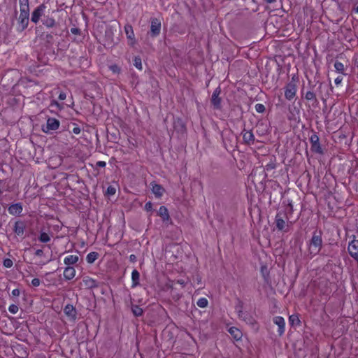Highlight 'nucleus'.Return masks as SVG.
Segmentation results:
<instances>
[{"label":"nucleus","instance_id":"nucleus-1","mask_svg":"<svg viewBox=\"0 0 358 358\" xmlns=\"http://www.w3.org/2000/svg\"><path fill=\"white\" fill-rule=\"evenodd\" d=\"M322 238L321 231H315L309 245V252L310 254L315 255L318 254L322 248Z\"/></svg>","mask_w":358,"mask_h":358},{"label":"nucleus","instance_id":"nucleus-2","mask_svg":"<svg viewBox=\"0 0 358 358\" xmlns=\"http://www.w3.org/2000/svg\"><path fill=\"white\" fill-rule=\"evenodd\" d=\"M162 28V22L161 20L157 17H152L150 19V29L148 32V34L152 37L155 38L160 34Z\"/></svg>","mask_w":358,"mask_h":358},{"label":"nucleus","instance_id":"nucleus-3","mask_svg":"<svg viewBox=\"0 0 358 358\" xmlns=\"http://www.w3.org/2000/svg\"><path fill=\"white\" fill-rule=\"evenodd\" d=\"M310 142L311 143V149L313 152L322 154L323 150L321 148L320 143V138L319 136L317 135L316 133H313L310 138Z\"/></svg>","mask_w":358,"mask_h":358},{"label":"nucleus","instance_id":"nucleus-4","mask_svg":"<svg viewBox=\"0 0 358 358\" xmlns=\"http://www.w3.org/2000/svg\"><path fill=\"white\" fill-rule=\"evenodd\" d=\"M46 6L45 4H41L38 6L32 13L31 20L34 22L37 23L40 18L44 15L45 10Z\"/></svg>","mask_w":358,"mask_h":358},{"label":"nucleus","instance_id":"nucleus-5","mask_svg":"<svg viewBox=\"0 0 358 358\" xmlns=\"http://www.w3.org/2000/svg\"><path fill=\"white\" fill-rule=\"evenodd\" d=\"M296 87L293 83H289L285 86V96L288 100H292L296 96Z\"/></svg>","mask_w":358,"mask_h":358},{"label":"nucleus","instance_id":"nucleus-6","mask_svg":"<svg viewBox=\"0 0 358 358\" xmlns=\"http://www.w3.org/2000/svg\"><path fill=\"white\" fill-rule=\"evenodd\" d=\"M220 93L221 89L218 87L214 90L212 95L211 103L213 105V107L216 109H220L221 108V98L220 97Z\"/></svg>","mask_w":358,"mask_h":358},{"label":"nucleus","instance_id":"nucleus-7","mask_svg":"<svg viewBox=\"0 0 358 358\" xmlns=\"http://www.w3.org/2000/svg\"><path fill=\"white\" fill-rule=\"evenodd\" d=\"M59 121L55 118H52V117H49L48 120H47V123H46V127L45 129L43 128V131L44 132H48L50 130H56L59 128Z\"/></svg>","mask_w":358,"mask_h":358},{"label":"nucleus","instance_id":"nucleus-8","mask_svg":"<svg viewBox=\"0 0 358 358\" xmlns=\"http://www.w3.org/2000/svg\"><path fill=\"white\" fill-rule=\"evenodd\" d=\"M26 224L23 221L17 220L15 222L13 231L15 234L18 236H23Z\"/></svg>","mask_w":358,"mask_h":358},{"label":"nucleus","instance_id":"nucleus-9","mask_svg":"<svg viewBox=\"0 0 358 358\" xmlns=\"http://www.w3.org/2000/svg\"><path fill=\"white\" fill-rule=\"evenodd\" d=\"M124 31L126 36L129 40H130V45H133L136 43L134 32L132 26L130 24H126L124 26Z\"/></svg>","mask_w":358,"mask_h":358},{"label":"nucleus","instance_id":"nucleus-10","mask_svg":"<svg viewBox=\"0 0 358 358\" xmlns=\"http://www.w3.org/2000/svg\"><path fill=\"white\" fill-rule=\"evenodd\" d=\"M273 322L278 327V333L281 336L285 332V320L283 317L277 316L273 318Z\"/></svg>","mask_w":358,"mask_h":358},{"label":"nucleus","instance_id":"nucleus-11","mask_svg":"<svg viewBox=\"0 0 358 358\" xmlns=\"http://www.w3.org/2000/svg\"><path fill=\"white\" fill-rule=\"evenodd\" d=\"M8 210L13 215H20L22 212V206L20 203H17L10 206Z\"/></svg>","mask_w":358,"mask_h":358},{"label":"nucleus","instance_id":"nucleus-12","mask_svg":"<svg viewBox=\"0 0 358 358\" xmlns=\"http://www.w3.org/2000/svg\"><path fill=\"white\" fill-rule=\"evenodd\" d=\"M242 134L243 139L245 143L248 145L254 143L255 136L252 131H246L245 129H244Z\"/></svg>","mask_w":358,"mask_h":358},{"label":"nucleus","instance_id":"nucleus-13","mask_svg":"<svg viewBox=\"0 0 358 358\" xmlns=\"http://www.w3.org/2000/svg\"><path fill=\"white\" fill-rule=\"evenodd\" d=\"M64 313L71 319L75 320L76 318V310L73 305L67 304L64 308Z\"/></svg>","mask_w":358,"mask_h":358},{"label":"nucleus","instance_id":"nucleus-14","mask_svg":"<svg viewBox=\"0 0 358 358\" xmlns=\"http://www.w3.org/2000/svg\"><path fill=\"white\" fill-rule=\"evenodd\" d=\"M29 15V10H20L19 20L22 24L23 28L26 27L28 24Z\"/></svg>","mask_w":358,"mask_h":358},{"label":"nucleus","instance_id":"nucleus-15","mask_svg":"<svg viewBox=\"0 0 358 358\" xmlns=\"http://www.w3.org/2000/svg\"><path fill=\"white\" fill-rule=\"evenodd\" d=\"M152 192L157 197H161L164 192V189L158 184L152 182Z\"/></svg>","mask_w":358,"mask_h":358},{"label":"nucleus","instance_id":"nucleus-16","mask_svg":"<svg viewBox=\"0 0 358 358\" xmlns=\"http://www.w3.org/2000/svg\"><path fill=\"white\" fill-rule=\"evenodd\" d=\"M157 214L159 216H160L162 217L163 221H169L170 220V216H169L168 209L164 206H160Z\"/></svg>","mask_w":358,"mask_h":358},{"label":"nucleus","instance_id":"nucleus-17","mask_svg":"<svg viewBox=\"0 0 358 358\" xmlns=\"http://www.w3.org/2000/svg\"><path fill=\"white\" fill-rule=\"evenodd\" d=\"M76 275V270L73 267L67 266L64 271V277L66 280H71Z\"/></svg>","mask_w":358,"mask_h":358},{"label":"nucleus","instance_id":"nucleus-18","mask_svg":"<svg viewBox=\"0 0 358 358\" xmlns=\"http://www.w3.org/2000/svg\"><path fill=\"white\" fill-rule=\"evenodd\" d=\"M42 23L48 28H52L57 24L55 19L49 16H44L43 19L42 20Z\"/></svg>","mask_w":358,"mask_h":358},{"label":"nucleus","instance_id":"nucleus-19","mask_svg":"<svg viewBox=\"0 0 358 358\" xmlns=\"http://www.w3.org/2000/svg\"><path fill=\"white\" fill-rule=\"evenodd\" d=\"M276 227L278 230H283L285 227V222L281 213H278L275 216Z\"/></svg>","mask_w":358,"mask_h":358},{"label":"nucleus","instance_id":"nucleus-20","mask_svg":"<svg viewBox=\"0 0 358 358\" xmlns=\"http://www.w3.org/2000/svg\"><path fill=\"white\" fill-rule=\"evenodd\" d=\"M79 257L76 255H69L64 259L66 265L70 266L76 264L78 262Z\"/></svg>","mask_w":358,"mask_h":358},{"label":"nucleus","instance_id":"nucleus-21","mask_svg":"<svg viewBox=\"0 0 358 358\" xmlns=\"http://www.w3.org/2000/svg\"><path fill=\"white\" fill-rule=\"evenodd\" d=\"M83 283L84 285L87 287L88 288H94L97 287V283L96 280L94 279L90 278V277H85L83 279Z\"/></svg>","mask_w":358,"mask_h":358},{"label":"nucleus","instance_id":"nucleus-22","mask_svg":"<svg viewBox=\"0 0 358 358\" xmlns=\"http://www.w3.org/2000/svg\"><path fill=\"white\" fill-rule=\"evenodd\" d=\"M132 287L139 285L140 274L137 270H134L131 273Z\"/></svg>","mask_w":358,"mask_h":358},{"label":"nucleus","instance_id":"nucleus-23","mask_svg":"<svg viewBox=\"0 0 358 358\" xmlns=\"http://www.w3.org/2000/svg\"><path fill=\"white\" fill-rule=\"evenodd\" d=\"M99 254L96 252H90L86 257V260L87 263L92 264L94 263L98 258Z\"/></svg>","mask_w":358,"mask_h":358},{"label":"nucleus","instance_id":"nucleus-24","mask_svg":"<svg viewBox=\"0 0 358 358\" xmlns=\"http://www.w3.org/2000/svg\"><path fill=\"white\" fill-rule=\"evenodd\" d=\"M230 334L236 340H239L241 337V332L235 327H231L229 330Z\"/></svg>","mask_w":358,"mask_h":358},{"label":"nucleus","instance_id":"nucleus-25","mask_svg":"<svg viewBox=\"0 0 358 358\" xmlns=\"http://www.w3.org/2000/svg\"><path fill=\"white\" fill-rule=\"evenodd\" d=\"M20 10H29V0H20Z\"/></svg>","mask_w":358,"mask_h":358},{"label":"nucleus","instance_id":"nucleus-26","mask_svg":"<svg viewBox=\"0 0 358 358\" xmlns=\"http://www.w3.org/2000/svg\"><path fill=\"white\" fill-rule=\"evenodd\" d=\"M196 304L200 308H206L208 306V301L207 299L202 297L197 301Z\"/></svg>","mask_w":358,"mask_h":358},{"label":"nucleus","instance_id":"nucleus-27","mask_svg":"<svg viewBox=\"0 0 358 358\" xmlns=\"http://www.w3.org/2000/svg\"><path fill=\"white\" fill-rule=\"evenodd\" d=\"M39 241L42 243H48L50 241V237L45 232H42L38 238Z\"/></svg>","mask_w":358,"mask_h":358},{"label":"nucleus","instance_id":"nucleus-28","mask_svg":"<svg viewBox=\"0 0 358 358\" xmlns=\"http://www.w3.org/2000/svg\"><path fill=\"white\" fill-rule=\"evenodd\" d=\"M243 303L241 301H238L237 305L236 306V310L238 313V317H242V314H243Z\"/></svg>","mask_w":358,"mask_h":358},{"label":"nucleus","instance_id":"nucleus-29","mask_svg":"<svg viewBox=\"0 0 358 358\" xmlns=\"http://www.w3.org/2000/svg\"><path fill=\"white\" fill-rule=\"evenodd\" d=\"M50 108H56L58 110H61L63 109L64 106H63V104L58 103L57 101L52 100L50 104Z\"/></svg>","mask_w":358,"mask_h":358},{"label":"nucleus","instance_id":"nucleus-30","mask_svg":"<svg viewBox=\"0 0 358 358\" xmlns=\"http://www.w3.org/2000/svg\"><path fill=\"white\" fill-rule=\"evenodd\" d=\"M131 309L135 316H141L143 314V309L138 306H132Z\"/></svg>","mask_w":358,"mask_h":358},{"label":"nucleus","instance_id":"nucleus-31","mask_svg":"<svg viewBox=\"0 0 358 358\" xmlns=\"http://www.w3.org/2000/svg\"><path fill=\"white\" fill-rule=\"evenodd\" d=\"M334 68L336 69V71L338 73H343V71H344V66L343 64L340 62H338L336 61L334 64Z\"/></svg>","mask_w":358,"mask_h":358},{"label":"nucleus","instance_id":"nucleus-32","mask_svg":"<svg viewBox=\"0 0 358 358\" xmlns=\"http://www.w3.org/2000/svg\"><path fill=\"white\" fill-rule=\"evenodd\" d=\"M289 320L292 325L299 324L300 323L298 316L295 315L289 316Z\"/></svg>","mask_w":358,"mask_h":358},{"label":"nucleus","instance_id":"nucleus-33","mask_svg":"<svg viewBox=\"0 0 358 358\" xmlns=\"http://www.w3.org/2000/svg\"><path fill=\"white\" fill-rule=\"evenodd\" d=\"M134 65L139 70L142 69L141 59L139 57H135L134 59Z\"/></svg>","mask_w":358,"mask_h":358},{"label":"nucleus","instance_id":"nucleus-34","mask_svg":"<svg viewBox=\"0 0 358 358\" xmlns=\"http://www.w3.org/2000/svg\"><path fill=\"white\" fill-rule=\"evenodd\" d=\"M240 318L248 323H251L252 321V318L248 314L244 312L243 314H242V317Z\"/></svg>","mask_w":358,"mask_h":358},{"label":"nucleus","instance_id":"nucleus-35","mask_svg":"<svg viewBox=\"0 0 358 358\" xmlns=\"http://www.w3.org/2000/svg\"><path fill=\"white\" fill-rule=\"evenodd\" d=\"M255 110L257 112L262 113L265 111L266 108L264 105L262 103H257L255 105Z\"/></svg>","mask_w":358,"mask_h":358},{"label":"nucleus","instance_id":"nucleus-36","mask_svg":"<svg viewBox=\"0 0 358 358\" xmlns=\"http://www.w3.org/2000/svg\"><path fill=\"white\" fill-rule=\"evenodd\" d=\"M305 98L307 100H313L315 99V94L313 92L308 91L306 93Z\"/></svg>","mask_w":358,"mask_h":358},{"label":"nucleus","instance_id":"nucleus-37","mask_svg":"<svg viewBox=\"0 0 358 358\" xmlns=\"http://www.w3.org/2000/svg\"><path fill=\"white\" fill-rule=\"evenodd\" d=\"M109 69L114 73H119L120 72V68L117 65H116V64L110 66Z\"/></svg>","mask_w":358,"mask_h":358},{"label":"nucleus","instance_id":"nucleus-38","mask_svg":"<svg viewBox=\"0 0 358 358\" xmlns=\"http://www.w3.org/2000/svg\"><path fill=\"white\" fill-rule=\"evenodd\" d=\"M13 264V261L10 259H6L3 261V266L6 268L12 267Z\"/></svg>","mask_w":358,"mask_h":358},{"label":"nucleus","instance_id":"nucleus-39","mask_svg":"<svg viewBox=\"0 0 358 358\" xmlns=\"http://www.w3.org/2000/svg\"><path fill=\"white\" fill-rule=\"evenodd\" d=\"M8 310L13 314H15L18 311V307L16 305H10L8 308Z\"/></svg>","mask_w":358,"mask_h":358},{"label":"nucleus","instance_id":"nucleus-40","mask_svg":"<svg viewBox=\"0 0 358 358\" xmlns=\"http://www.w3.org/2000/svg\"><path fill=\"white\" fill-rule=\"evenodd\" d=\"M107 194L109 195H114L115 194V189L112 186H109L107 188Z\"/></svg>","mask_w":358,"mask_h":358},{"label":"nucleus","instance_id":"nucleus-41","mask_svg":"<svg viewBox=\"0 0 358 358\" xmlns=\"http://www.w3.org/2000/svg\"><path fill=\"white\" fill-rule=\"evenodd\" d=\"M40 283H41V280L38 279V278H34L32 280H31V285L34 286V287H38L40 285Z\"/></svg>","mask_w":358,"mask_h":358},{"label":"nucleus","instance_id":"nucleus-42","mask_svg":"<svg viewBox=\"0 0 358 358\" xmlns=\"http://www.w3.org/2000/svg\"><path fill=\"white\" fill-rule=\"evenodd\" d=\"M71 32L75 35L80 34V29L77 27H73L71 29Z\"/></svg>","mask_w":358,"mask_h":358},{"label":"nucleus","instance_id":"nucleus-43","mask_svg":"<svg viewBox=\"0 0 358 358\" xmlns=\"http://www.w3.org/2000/svg\"><path fill=\"white\" fill-rule=\"evenodd\" d=\"M145 209L147 211H150L152 209V203L150 201L147 202L145 204Z\"/></svg>","mask_w":358,"mask_h":358},{"label":"nucleus","instance_id":"nucleus-44","mask_svg":"<svg viewBox=\"0 0 358 358\" xmlns=\"http://www.w3.org/2000/svg\"><path fill=\"white\" fill-rule=\"evenodd\" d=\"M66 98V93H64V92H60V93H59V99L60 101H63V100H64Z\"/></svg>","mask_w":358,"mask_h":358},{"label":"nucleus","instance_id":"nucleus-45","mask_svg":"<svg viewBox=\"0 0 358 358\" xmlns=\"http://www.w3.org/2000/svg\"><path fill=\"white\" fill-rule=\"evenodd\" d=\"M342 80L343 78L341 76H338L335 79L334 83L336 85H338L341 83Z\"/></svg>","mask_w":358,"mask_h":358},{"label":"nucleus","instance_id":"nucleus-46","mask_svg":"<svg viewBox=\"0 0 358 358\" xmlns=\"http://www.w3.org/2000/svg\"><path fill=\"white\" fill-rule=\"evenodd\" d=\"M106 165V164L103 161H99L96 162V166H99V167H105Z\"/></svg>","mask_w":358,"mask_h":358},{"label":"nucleus","instance_id":"nucleus-47","mask_svg":"<svg viewBox=\"0 0 358 358\" xmlns=\"http://www.w3.org/2000/svg\"><path fill=\"white\" fill-rule=\"evenodd\" d=\"M35 255L38 257H41L43 255V251L41 249H38L35 252Z\"/></svg>","mask_w":358,"mask_h":358},{"label":"nucleus","instance_id":"nucleus-48","mask_svg":"<svg viewBox=\"0 0 358 358\" xmlns=\"http://www.w3.org/2000/svg\"><path fill=\"white\" fill-rule=\"evenodd\" d=\"M12 294L14 296H18L20 295V290L18 289H15L12 291Z\"/></svg>","mask_w":358,"mask_h":358},{"label":"nucleus","instance_id":"nucleus-49","mask_svg":"<svg viewBox=\"0 0 358 358\" xmlns=\"http://www.w3.org/2000/svg\"><path fill=\"white\" fill-rule=\"evenodd\" d=\"M73 132L75 134H79L80 133V129L78 127H74L73 129Z\"/></svg>","mask_w":358,"mask_h":358},{"label":"nucleus","instance_id":"nucleus-50","mask_svg":"<svg viewBox=\"0 0 358 358\" xmlns=\"http://www.w3.org/2000/svg\"><path fill=\"white\" fill-rule=\"evenodd\" d=\"M129 260H130L131 262H136V255H131L129 256Z\"/></svg>","mask_w":358,"mask_h":358},{"label":"nucleus","instance_id":"nucleus-51","mask_svg":"<svg viewBox=\"0 0 358 358\" xmlns=\"http://www.w3.org/2000/svg\"><path fill=\"white\" fill-rule=\"evenodd\" d=\"M267 3H271L275 2L276 0H264Z\"/></svg>","mask_w":358,"mask_h":358},{"label":"nucleus","instance_id":"nucleus-52","mask_svg":"<svg viewBox=\"0 0 358 358\" xmlns=\"http://www.w3.org/2000/svg\"><path fill=\"white\" fill-rule=\"evenodd\" d=\"M355 11L358 13V6L355 8Z\"/></svg>","mask_w":358,"mask_h":358},{"label":"nucleus","instance_id":"nucleus-53","mask_svg":"<svg viewBox=\"0 0 358 358\" xmlns=\"http://www.w3.org/2000/svg\"><path fill=\"white\" fill-rule=\"evenodd\" d=\"M109 33H110V31H106V34H108Z\"/></svg>","mask_w":358,"mask_h":358},{"label":"nucleus","instance_id":"nucleus-54","mask_svg":"<svg viewBox=\"0 0 358 358\" xmlns=\"http://www.w3.org/2000/svg\"><path fill=\"white\" fill-rule=\"evenodd\" d=\"M357 67H358V61H357Z\"/></svg>","mask_w":358,"mask_h":358}]
</instances>
